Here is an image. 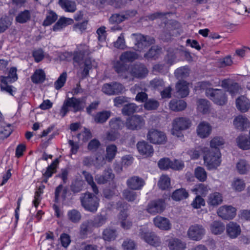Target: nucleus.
<instances>
[{
	"mask_svg": "<svg viewBox=\"0 0 250 250\" xmlns=\"http://www.w3.org/2000/svg\"><path fill=\"white\" fill-rule=\"evenodd\" d=\"M67 191L68 190L66 188H63L62 185H59L55 189L54 202L56 203L59 202L60 194L61 192H62L61 197L63 200H65L66 198Z\"/></svg>",
	"mask_w": 250,
	"mask_h": 250,
	"instance_id": "c03bdc74",
	"label": "nucleus"
},
{
	"mask_svg": "<svg viewBox=\"0 0 250 250\" xmlns=\"http://www.w3.org/2000/svg\"><path fill=\"white\" fill-rule=\"evenodd\" d=\"M153 223L154 225L164 230H168L171 229V223L168 219L157 216L153 219Z\"/></svg>",
	"mask_w": 250,
	"mask_h": 250,
	"instance_id": "a211bd4d",
	"label": "nucleus"
},
{
	"mask_svg": "<svg viewBox=\"0 0 250 250\" xmlns=\"http://www.w3.org/2000/svg\"><path fill=\"white\" fill-rule=\"evenodd\" d=\"M191 125V122L188 118H176L173 121L172 134L178 138L183 137L182 131L188 129Z\"/></svg>",
	"mask_w": 250,
	"mask_h": 250,
	"instance_id": "7ed1b4c3",
	"label": "nucleus"
},
{
	"mask_svg": "<svg viewBox=\"0 0 250 250\" xmlns=\"http://www.w3.org/2000/svg\"><path fill=\"white\" fill-rule=\"evenodd\" d=\"M138 107L134 103H129L124 105L122 113L125 116H130L136 112Z\"/></svg>",
	"mask_w": 250,
	"mask_h": 250,
	"instance_id": "79ce46f5",
	"label": "nucleus"
},
{
	"mask_svg": "<svg viewBox=\"0 0 250 250\" xmlns=\"http://www.w3.org/2000/svg\"><path fill=\"white\" fill-rule=\"evenodd\" d=\"M109 125L110 128L114 130L122 129L125 126L121 117L112 118L109 122Z\"/></svg>",
	"mask_w": 250,
	"mask_h": 250,
	"instance_id": "37998d69",
	"label": "nucleus"
},
{
	"mask_svg": "<svg viewBox=\"0 0 250 250\" xmlns=\"http://www.w3.org/2000/svg\"><path fill=\"white\" fill-rule=\"evenodd\" d=\"M117 152V146L114 145L108 146L106 148V159L109 162H111L115 157Z\"/></svg>",
	"mask_w": 250,
	"mask_h": 250,
	"instance_id": "09e8293b",
	"label": "nucleus"
},
{
	"mask_svg": "<svg viewBox=\"0 0 250 250\" xmlns=\"http://www.w3.org/2000/svg\"><path fill=\"white\" fill-rule=\"evenodd\" d=\"M134 190L129 188L125 189L122 192V196L124 199L129 202H134L137 198L138 194Z\"/></svg>",
	"mask_w": 250,
	"mask_h": 250,
	"instance_id": "ea45409f",
	"label": "nucleus"
},
{
	"mask_svg": "<svg viewBox=\"0 0 250 250\" xmlns=\"http://www.w3.org/2000/svg\"><path fill=\"white\" fill-rule=\"evenodd\" d=\"M187 103L183 100H171L169 104V108L174 111L184 110L187 107Z\"/></svg>",
	"mask_w": 250,
	"mask_h": 250,
	"instance_id": "2f4dec72",
	"label": "nucleus"
},
{
	"mask_svg": "<svg viewBox=\"0 0 250 250\" xmlns=\"http://www.w3.org/2000/svg\"><path fill=\"white\" fill-rule=\"evenodd\" d=\"M232 188L236 191L240 192L245 188V183L243 179L236 178L232 183Z\"/></svg>",
	"mask_w": 250,
	"mask_h": 250,
	"instance_id": "603ef678",
	"label": "nucleus"
},
{
	"mask_svg": "<svg viewBox=\"0 0 250 250\" xmlns=\"http://www.w3.org/2000/svg\"><path fill=\"white\" fill-rule=\"evenodd\" d=\"M140 236L145 242L151 245L157 246L160 243V238L154 232H145L143 229H140Z\"/></svg>",
	"mask_w": 250,
	"mask_h": 250,
	"instance_id": "dca6fc26",
	"label": "nucleus"
},
{
	"mask_svg": "<svg viewBox=\"0 0 250 250\" xmlns=\"http://www.w3.org/2000/svg\"><path fill=\"white\" fill-rule=\"evenodd\" d=\"M83 182L81 180H76L73 182L70 186V189L74 193L80 192L83 189Z\"/></svg>",
	"mask_w": 250,
	"mask_h": 250,
	"instance_id": "e2e57ef3",
	"label": "nucleus"
},
{
	"mask_svg": "<svg viewBox=\"0 0 250 250\" xmlns=\"http://www.w3.org/2000/svg\"><path fill=\"white\" fill-rule=\"evenodd\" d=\"M188 196V193L187 190L183 188H181L175 190L171 195V198L176 201H180L181 200L187 198Z\"/></svg>",
	"mask_w": 250,
	"mask_h": 250,
	"instance_id": "4c0bfd02",
	"label": "nucleus"
},
{
	"mask_svg": "<svg viewBox=\"0 0 250 250\" xmlns=\"http://www.w3.org/2000/svg\"><path fill=\"white\" fill-rule=\"evenodd\" d=\"M158 185L160 188L165 190L170 186V179L167 175H162L160 177Z\"/></svg>",
	"mask_w": 250,
	"mask_h": 250,
	"instance_id": "864d4df0",
	"label": "nucleus"
},
{
	"mask_svg": "<svg viewBox=\"0 0 250 250\" xmlns=\"http://www.w3.org/2000/svg\"><path fill=\"white\" fill-rule=\"evenodd\" d=\"M73 20L71 18L61 17L53 26V30L57 31L62 29L67 25L73 23Z\"/></svg>",
	"mask_w": 250,
	"mask_h": 250,
	"instance_id": "c85d7f7f",
	"label": "nucleus"
},
{
	"mask_svg": "<svg viewBox=\"0 0 250 250\" xmlns=\"http://www.w3.org/2000/svg\"><path fill=\"white\" fill-rule=\"evenodd\" d=\"M159 106V102L154 99L147 100L144 104V107L147 110H156Z\"/></svg>",
	"mask_w": 250,
	"mask_h": 250,
	"instance_id": "680f3d73",
	"label": "nucleus"
},
{
	"mask_svg": "<svg viewBox=\"0 0 250 250\" xmlns=\"http://www.w3.org/2000/svg\"><path fill=\"white\" fill-rule=\"evenodd\" d=\"M92 68V63L90 61L85 60L84 62L83 68L81 72L82 79L86 78L89 75V70Z\"/></svg>",
	"mask_w": 250,
	"mask_h": 250,
	"instance_id": "69168bd1",
	"label": "nucleus"
},
{
	"mask_svg": "<svg viewBox=\"0 0 250 250\" xmlns=\"http://www.w3.org/2000/svg\"><path fill=\"white\" fill-rule=\"evenodd\" d=\"M189 69L187 66L177 68L174 72L175 76L177 79H183L187 77L189 75Z\"/></svg>",
	"mask_w": 250,
	"mask_h": 250,
	"instance_id": "3c124183",
	"label": "nucleus"
},
{
	"mask_svg": "<svg viewBox=\"0 0 250 250\" xmlns=\"http://www.w3.org/2000/svg\"><path fill=\"white\" fill-rule=\"evenodd\" d=\"M92 226L94 228H100L104 226L107 221V216L106 214L98 213L94 216L93 219L89 220Z\"/></svg>",
	"mask_w": 250,
	"mask_h": 250,
	"instance_id": "a878e982",
	"label": "nucleus"
},
{
	"mask_svg": "<svg viewBox=\"0 0 250 250\" xmlns=\"http://www.w3.org/2000/svg\"><path fill=\"white\" fill-rule=\"evenodd\" d=\"M117 236V230L111 227H108L104 229L102 233L103 239L106 241L114 240Z\"/></svg>",
	"mask_w": 250,
	"mask_h": 250,
	"instance_id": "473e14b6",
	"label": "nucleus"
},
{
	"mask_svg": "<svg viewBox=\"0 0 250 250\" xmlns=\"http://www.w3.org/2000/svg\"><path fill=\"white\" fill-rule=\"evenodd\" d=\"M9 17L4 16L0 19V33L4 32L11 24Z\"/></svg>",
	"mask_w": 250,
	"mask_h": 250,
	"instance_id": "bf43d9fd",
	"label": "nucleus"
},
{
	"mask_svg": "<svg viewBox=\"0 0 250 250\" xmlns=\"http://www.w3.org/2000/svg\"><path fill=\"white\" fill-rule=\"evenodd\" d=\"M195 177L201 182H204L207 178V174L205 169L201 167L195 168L194 171Z\"/></svg>",
	"mask_w": 250,
	"mask_h": 250,
	"instance_id": "6e6d98bb",
	"label": "nucleus"
},
{
	"mask_svg": "<svg viewBox=\"0 0 250 250\" xmlns=\"http://www.w3.org/2000/svg\"><path fill=\"white\" fill-rule=\"evenodd\" d=\"M209 106L210 103L206 99H201L197 101V109L204 114L208 112Z\"/></svg>",
	"mask_w": 250,
	"mask_h": 250,
	"instance_id": "a18cd8bd",
	"label": "nucleus"
},
{
	"mask_svg": "<svg viewBox=\"0 0 250 250\" xmlns=\"http://www.w3.org/2000/svg\"><path fill=\"white\" fill-rule=\"evenodd\" d=\"M233 124L237 129L243 131L249 126V121L247 118L238 116L234 119Z\"/></svg>",
	"mask_w": 250,
	"mask_h": 250,
	"instance_id": "bb28decb",
	"label": "nucleus"
},
{
	"mask_svg": "<svg viewBox=\"0 0 250 250\" xmlns=\"http://www.w3.org/2000/svg\"><path fill=\"white\" fill-rule=\"evenodd\" d=\"M147 139L150 142L155 144H163L167 141L165 134L155 129H151L148 132Z\"/></svg>",
	"mask_w": 250,
	"mask_h": 250,
	"instance_id": "9d476101",
	"label": "nucleus"
},
{
	"mask_svg": "<svg viewBox=\"0 0 250 250\" xmlns=\"http://www.w3.org/2000/svg\"><path fill=\"white\" fill-rule=\"evenodd\" d=\"M58 164L59 160L58 159H56L50 165L48 166L46 171L43 174V175L47 179L51 177L53 174L56 172V168Z\"/></svg>",
	"mask_w": 250,
	"mask_h": 250,
	"instance_id": "49530a36",
	"label": "nucleus"
},
{
	"mask_svg": "<svg viewBox=\"0 0 250 250\" xmlns=\"http://www.w3.org/2000/svg\"><path fill=\"white\" fill-rule=\"evenodd\" d=\"M139 55L135 52L125 51L120 56L121 61H124L125 63L131 62L138 58Z\"/></svg>",
	"mask_w": 250,
	"mask_h": 250,
	"instance_id": "58836bf2",
	"label": "nucleus"
},
{
	"mask_svg": "<svg viewBox=\"0 0 250 250\" xmlns=\"http://www.w3.org/2000/svg\"><path fill=\"white\" fill-rule=\"evenodd\" d=\"M226 229L228 235L232 239L236 238L241 233L240 226L236 223L229 222Z\"/></svg>",
	"mask_w": 250,
	"mask_h": 250,
	"instance_id": "4be33fe9",
	"label": "nucleus"
},
{
	"mask_svg": "<svg viewBox=\"0 0 250 250\" xmlns=\"http://www.w3.org/2000/svg\"><path fill=\"white\" fill-rule=\"evenodd\" d=\"M236 141L240 148L243 150L250 149V140L247 136L241 135L237 137Z\"/></svg>",
	"mask_w": 250,
	"mask_h": 250,
	"instance_id": "72a5a7b5",
	"label": "nucleus"
},
{
	"mask_svg": "<svg viewBox=\"0 0 250 250\" xmlns=\"http://www.w3.org/2000/svg\"><path fill=\"white\" fill-rule=\"evenodd\" d=\"M225 141L223 138L220 137H215L210 142L211 147L210 150L216 151L217 149L220 151L219 147L224 144Z\"/></svg>",
	"mask_w": 250,
	"mask_h": 250,
	"instance_id": "de8ad7c7",
	"label": "nucleus"
},
{
	"mask_svg": "<svg viewBox=\"0 0 250 250\" xmlns=\"http://www.w3.org/2000/svg\"><path fill=\"white\" fill-rule=\"evenodd\" d=\"M166 204L163 199H158L150 201L146 207V211L150 214L155 215L161 213L165 210Z\"/></svg>",
	"mask_w": 250,
	"mask_h": 250,
	"instance_id": "9b49d317",
	"label": "nucleus"
},
{
	"mask_svg": "<svg viewBox=\"0 0 250 250\" xmlns=\"http://www.w3.org/2000/svg\"><path fill=\"white\" fill-rule=\"evenodd\" d=\"M112 67L119 76L127 78L129 65L124 61H121L120 58L119 60L114 61L112 62Z\"/></svg>",
	"mask_w": 250,
	"mask_h": 250,
	"instance_id": "ddd939ff",
	"label": "nucleus"
},
{
	"mask_svg": "<svg viewBox=\"0 0 250 250\" xmlns=\"http://www.w3.org/2000/svg\"><path fill=\"white\" fill-rule=\"evenodd\" d=\"M137 148L140 154L146 157L151 156L154 152L152 146L145 141L138 142Z\"/></svg>",
	"mask_w": 250,
	"mask_h": 250,
	"instance_id": "f3484780",
	"label": "nucleus"
},
{
	"mask_svg": "<svg viewBox=\"0 0 250 250\" xmlns=\"http://www.w3.org/2000/svg\"><path fill=\"white\" fill-rule=\"evenodd\" d=\"M45 74L42 69H37L31 77L32 82L35 84L42 83L45 80Z\"/></svg>",
	"mask_w": 250,
	"mask_h": 250,
	"instance_id": "f704fd0d",
	"label": "nucleus"
},
{
	"mask_svg": "<svg viewBox=\"0 0 250 250\" xmlns=\"http://www.w3.org/2000/svg\"><path fill=\"white\" fill-rule=\"evenodd\" d=\"M210 229L213 234L218 235L224 232L225 226L221 221H214L210 225Z\"/></svg>",
	"mask_w": 250,
	"mask_h": 250,
	"instance_id": "e433bc0d",
	"label": "nucleus"
},
{
	"mask_svg": "<svg viewBox=\"0 0 250 250\" xmlns=\"http://www.w3.org/2000/svg\"><path fill=\"white\" fill-rule=\"evenodd\" d=\"M158 165L161 169L167 170L171 168V161L167 158H162L159 161Z\"/></svg>",
	"mask_w": 250,
	"mask_h": 250,
	"instance_id": "0e129e2a",
	"label": "nucleus"
},
{
	"mask_svg": "<svg viewBox=\"0 0 250 250\" xmlns=\"http://www.w3.org/2000/svg\"><path fill=\"white\" fill-rule=\"evenodd\" d=\"M236 168L240 174H244L249 170L250 166L246 161L240 160L236 164Z\"/></svg>",
	"mask_w": 250,
	"mask_h": 250,
	"instance_id": "4d7b16f0",
	"label": "nucleus"
},
{
	"mask_svg": "<svg viewBox=\"0 0 250 250\" xmlns=\"http://www.w3.org/2000/svg\"><path fill=\"white\" fill-rule=\"evenodd\" d=\"M223 202V197L221 193L215 192L210 194L208 198L207 203L209 207H216L221 204Z\"/></svg>",
	"mask_w": 250,
	"mask_h": 250,
	"instance_id": "5701e85b",
	"label": "nucleus"
},
{
	"mask_svg": "<svg viewBox=\"0 0 250 250\" xmlns=\"http://www.w3.org/2000/svg\"><path fill=\"white\" fill-rule=\"evenodd\" d=\"M145 124L143 118L139 115H134L126 118L125 123L126 129L130 130H138L143 128Z\"/></svg>",
	"mask_w": 250,
	"mask_h": 250,
	"instance_id": "0eeeda50",
	"label": "nucleus"
},
{
	"mask_svg": "<svg viewBox=\"0 0 250 250\" xmlns=\"http://www.w3.org/2000/svg\"><path fill=\"white\" fill-rule=\"evenodd\" d=\"M205 93L207 97L216 104L223 105L227 103V96L222 89L209 88L206 90Z\"/></svg>",
	"mask_w": 250,
	"mask_h": 250,
	"instance_id": "39448f33",
	"label": "nucleus"
},
{
	"mask_svg": "<svg viewBox=\"0 0 250 250\" xmlns=\"http://www.w3.org/2000/svg\"><path fill=\"white\" fill-rule=\"evenodd\" d=\"M67 79V73H62L57 81L54 83V87L56 89L59 90L63 87L66 82Z\"/></svg>",
	"mask_w": 250,
	"mask_h": 250,
	"instance_id": "052dcab7",
	"label": "nucleus"
},
{
	"mask_svg": "<svg viewBox=\"0 0 250 250\" xmlns=\"http://www.w3.org/2000/svg\"><path fill=\"white\" fill-rule=\"evenodd\" d=\"M102 90L104 94L111 96L122 94L125 91V88L121 83L113 82L104 84Z\"/></svg>",
	"mask_w": 250,
	"mask_h": 250,
	"instance_id": "6e6552de",
	"label": "nucleus"
},
{
	"mask_svg": "<svg viewBox=\"0 0 250 250\" xmlns=\"http://www.w3.org/2000/svg\"><path fill=\"white\" fill-rule=\"evenodd\" d=\"M7 76H1V83H6V81L11 82V79L13 80V82L16 81L18 79V75L17 74V68L15 67H11L10 70L7 71Z\"/></svg>",
	"mask_w": 250,
	"mask_h": 250,
	"instance_id": "a19ab883",
	"label": "nucleus"
},
{
	"mask_svg": "<svg viewBox=\"0 0 250 250\" xmlns=\"http://www.w3.org/2000/svg\"><path fill=\"white\" fill-rule=\"evenodd\" d=\"M150 85L154 89H160L164 86L165 83L162 79L155 78L150 82Z\"/></svg>",
	"mask_w": 250,
	"mask_h": 250,
	"instance_id": "338daca9",
	"label": "nucleus"
},
{
	"mask_svg": "<svg viewBox=\"0 0 250 250\" xmlns=\"http://www.w3.org/2000/svg\"><path fill=\"white\" fill-rule=\"evenodd\" d=\"M81 205L86 210L95 212L99 207V199L95 195L90 192H86L80 197Z\"/></svg>",
	"mask_w": 250,
	"mask_h": 250,
	"instance_id": "f03ea898",
	"label": "nucleus"
},
{
	"mask_svg": "<svg viewBox=\"0 0 250 250\" xmlns=\"http://www.w3.org/2000/svg\"><path fill=\"white\" fill-rule=\"evenodd\" d=\"M59 4L66 12L73 13L76 10V5L74 1L70 0H59Z\"/></svg>",
	"mask_w": 250,
	"mask_h": 250,
	"instance_id": "c9c22d12",
	"label": "nucleus"
},
{
	"mask_svg": "<svg viewBox=\"0 0 250 250\" xmlns=\"http://www.w3.org/2000/svg\"><path fill=\"white\" fill-rule=\"evenodd\" d=\"M176 92L181 98L187 97L189 94L188 83L185 81H178L175 85Z\"/></svg>",
	"mask_w": 250,
	"mask_h": 250,
	"instance_id": "aec40b11",
	"label": "nucleus"
},
{
	"mask_svg": "<svg viewBox=\"0 0 250 250\" xmlns=\"http://www.w3.org/2000/svg\"><path fill=\"white\" fill-rule=\"evenodd\" d=\"M131 36L134 38V49L139 52L143 51L155 42L154 38L149 36H145L140 33H133Z\"/></svg>",
	"mask_w": 250,
	"mask_h": 250,
	"instance_id": "20e7f679",
	"label": "nucleus"
},
{
	"mask_svg": "<svg viewBox=\"0 0 250 250\" xmlns=\"http://www.w3.org/2000/svg\"><path fill=\"white\" fill-rule=\"evenodd\" d=\"M68 219L73 223H78L81 219L80 212L76 209H72L68 212Z\"/></svg>",
	"mask_w": 250,
	"mask_h": 250,
	"instance_id": "13d9d810",
	"label": "nucleus"
},
{
	"mask_svg": "<svg viewBox=\"0 0 250 250\" xmlns=\"http://www.w3.org/2000/svg\"><path fill=\"white\" fill-rule=\"evenodd\" d=\"M191 205L194 208H199L205 205V201L202 197L197 195L193 201Z\"/></svg>",
	"mask_w": 250,
	"mask_h": 250,
	"instance_id": "774afa93",
	"label": "nucleus"
},
{
	"mask_svg": "<svg viewBox=\"0 0 250 250\" xmlns=\"http://www.w3.org/2000/svg\"><path fill=\"white\" fill-rule=\"evenodd\" d=\"M161 47L157 46H152L149 50L144 54V58L147 60H156L161 53Z\"/></svg>",
	"mask_w": 250,
	"mask_h": 250,
	"instance_id": "7c9ffc66",
	"label": "nucleus"
},
{
	"mask_svg": "<svg viewBox=\"0 0 250 250\" xmlns=\"http://www.w3.org/2000/svg\"><path fill=\"white\" fill-rule=\"evenodd\" d=\"M31 18L29 11L25 10L20 12L16 17V21L20 23H23L28 21Z\"/></svg>",
	"mask_w": 250,
	"mask_h": 250,
	"instance_id": "8fccbe9b",
	"label": "nucleus"
},
{
	"mask_svg": "<svg viewBox=\"0 0 250 250\" xmlns=\"http://www.w3.org/2000/svg\"><path fill=\"white\" fill-rule=\"evenodd\" d=\"M221 153L220 151L209 150L204 156V160L208 169L216 168L220 164Z\"/></svg>",
	"mask_w": 250,
	"mask_h": 250,
	"instance_id": "423d86ee",
	"label": "nucleus"
},
{
	"mask_svg": "<svg viewBox=\"0 0 250 250\" xmlns=\"http://www.w3.org/2000/svg\"><path fill=\"white\" fill-rule=\"evenodd\" d=\"M130 74L135 78L143 79L147 75L148 70L144 64L137 63L131 66Z\"/></svg>",
	"mask_w": 250,
	"mask_h": 250,
	"instance_id": "f8f14e48",
	"label": "nucleus"
},
{
	"mask_svg": "<svg viewBox=\"0 0 250 250\" xmlns=\"http://www.w3.org/2000/svg\"><path fill=\"white\" fill-rule=\"evenodd\" d=\"M86 104V98H68L63 102L60 110V114L64 117L69 111V108H72V111L76 113L83 110Z\"/></svg>",
	"mask_w": 250,
	"mask_h": 250,
	"instance_id": "f257e3e1",
	"label": "nucleus"
},
{
	"mask_svg": "<svg viewBox=\"0 0 250 250\" xmlns=\"http://www.w3.org/2000/svg\"><path fill=\"white\" fill-rule=\"evenodd\" d=\"M237 108L242 112H247L250 107L249 99L244 96H241L236 100Z\"/></svg>",
	"mask_w": 250,
	"mask_h": 250,
	"instance_id": "393cba45",
	"label": "nucleus"
},
{
	"mask_svg": "<svg viewBox=\"0 0 250 250\" xmlns=\"http://www.w3.org/2000/svg\"><path fill=\"white\" fill-rule=\"evenodd\" d=\"M57 15L53 11H50L44 20L42 25L47 26L54 23L57 19Z\"/></svg>",
	"mask_w": 250,
	"mask_h": 250,
	"instance_id": "5fc2aeb1",
	"label": "nucleus"
},
{
	"mask_svg": "<svg viewBox=\"0 0 250 250\" xmlns=\"http://www.w3.org/2000/svg\"><path fill=\"white\" fill-rule=\"evenodd\" d=\"M114 177V174L112 173L111 169L104 170L102 175L95 176V180L99 184H104L112 180Z\"/></svg>",
	"mask_w": 250,
	"mask_h": 250,
	"instance_id": "b1692460",
	"label": "nucleus"
},
{
	"mask_svg": "<svg viewBox=\"0 0 250 250\" xmlns=\"http://www.w3.org/2000/svg\"><path fill=\"white\" fill-rule=\"evenodd\" d=\"M205 233L206 230L203 226L195 224L189 228L188 235L190 240L198 241L203 238Z\"/></svg>",
	"mask_w": 250,
	"mask_h": 250,
	"instance_id": "1a4fd4ad",
	"label": "nucleus"
},
{
	"mask_svg": "<svg viewBox=\"0 0 250 250\" xmlns=\"http://www.w3.org/2000/svg\"><path fill=\"white\" fill-rule=\"evenodd\" d=\"M168 246L170 250H184L186 244L180 239L173 238L168 240Z\"/></svg>",
	"mask_w": 250,
	"mask_h": 250,
	"instance_id": "cd10ccee",
	"label": "nucleus"
},
{
	"mask_svg": "<svg viewBox=\"0 0 250 250\" xmlns=\"http://www.w3.org/2000/svg\"><path fill=\"white\" fill-rule=\"evenodd\" d=\"M211 126L207 122H202L200 123L197 128L198 135L202 138L208 137L211 133Z\"/></svg>",
	"mask_w": 250,
	"mask_h": 250,
	"instance_id": "6ab92c4d",
	"label": "nucleus"
},
{
	"mask_svg": "<svg viewBox=\"0 0 250 250\" xmlns=\"http://www.w3.org/2000/svg\"><path fill=\"white\" fill-rule=\"evenodd\" d=\"M236 211V208L231 206H224L218 209L217 213L224 219L230 220L235 216Z\"/></svg>",
	"mask_w": 250,
	"mask_h": 250,
	"instance_id": "4468645a",
	"label": "nucleus"
},
{
	"mask_svg": "<svg viewBox=\"0 0 250 250\" xmlns=\"http://www.w3.org/2000/svg\"><path fill=\"white\" fill-rule=\"evenodd\" d=\"M92 224L89 220L83 222L80 225L79 230L80 237L82 239L88 237V235L92 232Z\"/></svg>",
	"mask_w": 250,
	"mask_h": 250,
	"instance_id": "412c9836",
	"label": "nucleus"
},
{
	"mask_svg": "<svg viewBox=\"0 0 250 250\" xmlns=\"http://www.w3.org/2000/svg\"><path fill=\"white\" fill-rule=\"evenodd\" d=\"M111 116V112L109 110H103L97 112L94 116V120L97 124H104Z\"/></svg>",
	"mask_w": 250,
	"mask_h": 250,
	"instance_id": "c756f323",
	"label": "nucleus"
},
{
	"mask_svg": "<svg viewBox=\"0 0 250 250\" xmlns=\"http://www.w3.org/2000/svg\"><path fill=\"white\" fill-rule=\"evenodd\" d=\"M126 184L128 188L132 190H139L145 185V181L141 177L133 176L126 180Z\"/></svg>",
	"mask_w": 250,
	"mask_h": 250,
	"instance_id": "2eb2a0df",
	"label": "nucleus"
}]
</instances>
